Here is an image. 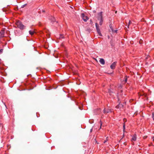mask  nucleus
<instances>
[{
  "label": "nucleus",
  "mask_w": 154,
  "mask_h": 154,
  "mask_svg": "<svg viewBox=\"0 0 154 154\" xmlns=\"http://www.w3.org/2000/svg\"><path fill=\"white\" fill-rule=\"evenodd\" d=\"M42 12H45V10H42Z\"/></svg>",
  "instance_id": "obj_24"
},
{
  "label": "nucleus",
  "mask_w": 154,
  "mask_h": 154,
  "mask_svg": "<svg viewBox=\"0 0 154 154\" xmlns=\"http://www.w3.org/2000/svg\"><path fill=\"white\" fill-rule=\"evenodd\" d=\"M145 137V138H146V137Z\"/></svg>",
  "instance_id": "obj_30"
},
{
  "label": "nucleus",
  "mask_w": 154,
  "mask_h": 154,
  "mask_svg": "<svg viewBox=\"0 0 154 154\" xmlns=\"http://www.w3.org/2000/svg\"><path fill=\"white\" fill-rule=\"evenodd\" d=\"M112 112V110L111 109H104L103 110V112L105 114L111 112Z\"/></svg>",
  "instance_id": "obj_4"
},
{
  "label": "nucleus",
  "mask_w": 154,
  "mask_h": 154,
  "mask_svg": "<svg viewBox=\"0 0 154 154\" xmlns=\"http://www.w3.org/2000/svg\"><path fill=\"white\" fill-rule=\"evenodd\" d=\"M100 63L102 65H104L105 64V61L104 60L103 58H100L99 61Z\"/></svg>",
  "instance_id": "obj_9"
},
{
  "label": "nucleus",
  "mask_w": 154,
  "mask_h": 154,
  "mask_svg": "<svg viewBox=\"0 0 154 154\" xmlns=\"http://www.w3.org/2000/svg\"><path fill=\"white\" fill-rule=\"evenodd\" d=\"M4 104H5V106H6V105L5 104V103H4Z\"/></svg>",
  "instance_id": "obj_27"
},
{
  "label": "nucleus",
  "mask_w": 154,
  "mask_h": 154,
  "mask_svg": "<svg viewBox=\"0 0 154 154\" xmlns=\"http://www.w3.org/2000/svg\"><path fill=\"white\" fill-rule=\"evenodd\" d=\"M111 26V25H110V26H109L110 27V28H111L112 31V32H113L114 31V30L112 28V27Z\"/></svg>",
  "instance_id": "obj_17"
},
{
  "label": "nucleus",
  "mask_w": 154,
  "mask_h": 154,
  "mask_svg": "<svg viewBox=\"0 0 154 154\" xmlns=\"http://www.w3.org/2000/svg\"><path fill=\"white\" fill-rule=\"evenodd\" d=\"M98 17L100 18V22L99 24L101 26L102 25L103 22L102 12H101L98 14Z\"/></svg>",
  "instance_id": "obj_2"
},
{
  "label": "nucleus",
  "mask_w": 154,
  "mask_h": 154,
  "mask_svg": "<svg viewBox=\"0 0 154 154\" xmlns=\"http://www.w3.org/2000/svg\"><path fill=\"white\" fill-rule=\"evenodd\" d=\"M115 32H117V30H115Z\"/></svg>",
  "instance_id": "obj_26"
},
{
  "label": "nucleus",
  "mask_w": 154,
  "mask_h": 154,
  "mask_svg": "<svg viewBox=\"0 0 154 154\" xmlns=\"http://www.w3.org/2000/svg\"><path fill=\"white\" fill-rule=\"evenodd\" d=\"M26 5V4H24L23 5H22L21 7V8H23L24 7H25Z\"/></svg>",
  "instance_id": "obj_18"
},
{
  "label": "nucleus",
  "mask_w": 154,
  "mask_h": 154,
  "mask_svg": "<svg viewBox=\"0 0 154 154\" xmlns=\"http://www.w3.org/2000/svg\"><path fill=\"white\" fill-rule=\"evenodd\" d=\"M123 131H124V132H125V123H124L123 124Z\"/></svg>",
  "instance_id": "obj_14"
},
{
  "label": "nucleus",
  "mask_w": 154,
  "mask_h": 154,
  "mask_svg": "<svg viewBox=\"0 0 154 154\" xmlns=\"http://www.w3.org/2000/svg\"><path fill=\"white\" fill-rule=\"evenodd\" d=\"M60 38H64V36L63 35L60 34Z\"/></svg>",
  "instance_id": "obj_15"
},
{
  "label": "nucleus",
  "mask_w": 154,
  "mask_h": 154,
  "mask_svg": "<svg viewBox=\"0 0 154 154\" xmlns=\"http://www.w3.org/2000/svg\"><path fill=\"white\" fill-rule=\"evenodd\" d=\"M108 92H109V93H110L111 92V90L109 89V91H108Z\"/></svg>",
  "instance_id": "obj_23"
},
{
  "label": "nucleus",
  "mask_w": 154,
  "mask_h": 154,
  "mask_svg": "<svg viewBox=\"0 0 154 154\" xmlns=\"http://www.w3.org/2000/svg\"><path fill=\"white\" fill-rule=\"evenodd\" d=\"M137 139V136L136 134H134L132 137V138L131 139V141H135Z\"/></svg>",
  "instance_id": "obj_8"
},
{
  "label": "nucleus",
  "mask_w": 154,
  "mask_h": 154,
  "mask_svg": "<svg viewBox=\"0 0 154 154\" xmlns=\"http://www.w3.org/2000/svg\"><path fill=\"white\" fill-rule=\"evenodd\" d=\"M152 118H153V119H154V112H152Z\"/></svg>",
  "instance_id": "obj_21"
},
{
  "label": "nucleus",
  "mask_w": 154,
  "mask_h": 154,
  "mask_svg": "<svg viewBox=\"0 0 154 154\" xmlns=\"http://www.w3.org/2000/svg\"><path fill=\"white\" fill-rule=\"evenodd\" d=\"M128 77L127 76H125L124 78L125 80V82L126 83L127 82V79Z\"/></svg>",
  "instance_id": "obj_11"
},
{
  "label": "nucleus",
  "mask_w": 154,
  "mask_h": 154,
  "mask_svg": "<svg viewBox=\"0 0 154 154\" xmlns=\"http://www.w3.org/2000/svg\"><path fill=\"white\" fill-rule=\"evenodd\" d=\"M117 62H114L110 66V68L112 69H114L115 68L116 66V65Z\"/></svg>",
  "instance_id": "obj_6"
},
{
  "label": "nucleus",
  "mask_w": 154,
  "mask_h": 154,
  "mask_svg": "<svg viewBox=\"0 0 154 154\" xmlns=\"http://www.w3.org/2000/svg\"><path fill=\"white\" fill-rule=\"evenodd\" d=\"M145 137V138H146V137Z\"/></svg>",
  "instance_id": "obj_29"
},
{
  "label": "nucleus",
  "mask_w": 154,
  "mask_h": 154,
  "mask_svg": "<svg viewBox=\"0 0 154 154\" xmlns=\"http://www.w3.org/2000/svg\"><path fill=\"white\" fill-rule=\"evenodd\" d=\"M51 20L53 22H55V21H56L55 18L54 17H51Z\"/></svg>",
  "instance_id": "obj_12"
},
{
  "label": "nucleus",
  "mask_w": 154,
  "mask_h": 154,
  "mask_svg": "<svg viewBox=\"0 0 154 154\" xmlns=\"http://www.w3.org/2000/svg\"><path fill=\"white\" fill-rule=\"evenodd\" d=\"M93 131V128H92L90 130V132H91Z\"/></svg>",
  "instance_id": "obj_22"
},
{
  "label": "nucleus",
  "mask_w": 154,
  "mask_h": 154,
  "mask_svg": "<svg viewBox=\"0 0 154 154\" xmlns=\"http://www.w3.org/2000/svg\"><path fill=\"white\" fill-rule=\"evenodd\" d=\"M152 139H153V141H154V137H152Z\"/></svg>",
  "instance_id": "obj_25"
},
{
  "label": "nucleus",
  "mask_w": 154,
  "mask_h": 154,
  "mask_svg": "<svg viewBox=\"0 0 154 154\" xmlns=\"http://www.w3.org/2000/svg\"><path fill=\"white\" fill-rule=\"evenodd\" d=\"M131 23H132V22L131 21L129 20V23H128V28H129V26H130V25L131 24Z\"/></svg>",
  "instance_id": "obj_13"
},
{
  "label": "nucleus",
  "mask_w": 154,
  "mask_h": 154,
  "mask_svg": "<svg viewBox=\"0 0 154 154\" xmlns=\"http://www.w3.org/2000/svg\"><path fill=\"white\" fill-rule=\"evenodd\" d=\"M123 106L122 104H119L116 106V108L117 109H120L121 108H123Z\"/></svg>",
  "instance_id": "obj_7"
},
{
  "label": "nucleus",
  "mask_w": 154,
  "mask_h": 154,
  "mask_svg": "<svg viewBox=\"0 0 154 154\" xmlns=\"http://www.w3.org/2000/svg\"><path fill=\"white\" fill-rule=\"evenodd\" d=\"M82 17L83 20L85 22L88 19V17L85 16L84 14H82Z\"/></svg>",
  "instance_id": "obj_5"
},
{
  "label": "nucleus",
  "mask_w": 154,
  "mask_h": 154,
  "mask_svg": "<svg viewBox=\"0 0 154 154\" xmlns=\"http://www.w3.org/2000/svg\"><path fill=\"white\" fill-rule=\"evenodd\" d=\"M3 51V49H1L0 50V54L2 53Z\"/></svg>",
  "instance_id": "obj_16"
},
{
  "label": "nucleus",
  "mask_w": 154,
  "mask_h": 154,
  "mask_svg": "<svg viewBox=\"0 0 154 154\" xmlns=\"http://www.w3.org/2000/svg\"><path fill=\"white\" fill-rule=\"evenodd\" d=\"M17 27L21 30H23L25 28L26 26L23 24L20 21H17L15 23Z\"/></svg>",
  "instance_id": "obj_1"
},
{
  "label": "nucleus",
  "mask_w": 154,
  "mask_h": 154,
  "mask_svg": "<svg viewBox=\"0 0 154 154\" xmlns=\"http://www.w3.org/2000/svg\"><path fill=\"white\" fill-rule=\"evenodd\" d=\"M95 26L96 27L97 32V33L100 36H102V35L101 33V32L99 28V26L98 24L97 23H95Z\"/></svg>",
  "instance_id": "obj_3"
},
{
  "label": "nucleus",
  "mask_w": 154,
  "mask_h": 154,
  "mask_svg": "<svg viewBox=\"0 0 154 154\" xmlns=\"http://www.w3.org/2000/svg\"><path fill=\"white\" fill-rule=\"evenodd\" d=\"M29 34L31 35H33L34 34V33H35V32L34 31H31V30L29 31Z\"/></svg>",
  "instance_id": "obj_10"
},
{
  "label": "nucleus",
  "mask_w": 154,
  "mask_h": 154,
  "mask_svg": "<svg viewBox=\"0 0 154 154\" xmlns=\"http://www.w3.org/2000/svg\"><path fill=\"white\" fill-rule=\"evenodd\" d=\"M107 137L106 138V139L104 141V143H105L108 141V140L107 139Z\"/></svg>",
  "instance_id": "obj_20"
},
{
  "label": "nucleus",
  "mask_w": 154,
  "mask_h": 154,
  "mask_svg": "<svg viewBox=\"0 0 154 154\" xmlns=\"http://www.w3.org/2000/svg\"><path fill=\"white\" fill-rule=\"evenodd\" d=\"M145 137V138H146V137Z\"/></svg>",
  "instance_id": "obj_28"
},
{
  "label": "nucleus",
  "mask_w": 154,
  "mask_h": 154,
  "mask_svg": "<svg viewBox=\"0 0 154 154\" xmlns=\"http://www.w3.org/2000/svg\"><path fill=\"white\" fill-rule=\"evenodd\" d=\"M100 128H101V126L102 124V122H101V121H100Z\"/></svg>",
  "instance_id": "obj_19"
}]
</instances>
